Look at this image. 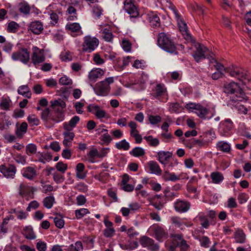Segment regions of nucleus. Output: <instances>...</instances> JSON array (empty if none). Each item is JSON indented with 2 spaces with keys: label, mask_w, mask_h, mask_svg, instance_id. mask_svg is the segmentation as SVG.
<instances>
[{
  "label": "nucleus",
  "mask_w": 251,
  "mask_h": 251,
  "mask_svg": "<svg viewBox=\"0 0 251 251\" xmlns=\"http://www.w3.org/2000/svg\"><path fill=\"white\" fill-rule=\"evenodd\" d=\"M223 91L226 94L233 95L230 98V101L233 104L237 102H246L248 100L239 85L234 82L225 83Z\"/></svg>",
  "instance_id": "f257e3e1"
},
{
  "label": "nucleus",
  "mask_w": 251,
  "mask_h": 251,
  "mask_svg": "<svg viewBox=\"0 0 251 251\" xmlns=\"http://www.w3.org/2000/svg\"><path fill=\"white\" fill-rule=\"evenodd\" d=\"M157 44L162 49L171 53L176 52V47L170 37L164 32L158 34Z\"/></svg>",
  "instance_id": "f03ea898"
},
{
  "label": "nucleus",
  "mask_w": 251,
  "mask_h": 251,
  "mask_svg": "<svg viewBox=\"0 0 251 251\" xmlns=\"http://www.w3.org/2000/svg\"><path fill=\"white\" fill-rule=\"evenodd\" d=\"M113 82V77L106 78L104 80L97 83L95 87H94V90L96 94L99 96H106L110 91V87L109 85Z\"/></svg>",
  "instance_id": "7ed1b4c3"
},
{
  "label": "nucleus",
  "mask_w": 251,
  "mask_h": 251,
  "mask_svg": "<svg viewBox=\"0 0 251 251\" xmlns=\"http://www.w3.org/2000/svg\"><path fill=\"white\" fill-rule=\"evenodd\" d=\"M99 40L96 37L90 36H86L84 37V41L82 43V50L83 51L91 52L94 50L98 46Z\"/></svg>",
  "instance_id": "20e7f679"
},
{
  "label": "nucleus",
  "mask_w": 251,
  "mask_h": 251,
  "mask_svg": "<svg viewBox=\"0 0 251 251\" xmlns=\"http://www.w3.org/2000/svg\"><path fill=\"white\" fill-rule=\"evenodd\" d=\"M195 47L196 50L193 54V56L195 60L199 62L201 59H204L206 57L209 50L204 45L201 44H196Z\"/></svg>",
  "instance_id": "39448f33"
},
{
  "label": "nucleus",
  "mask_w": 251,
  "mask_h": 251,
  "mask_svg": "<svg viewBox=\"0 0 251 251\" xmlns=\"http://www.w3.org/2000/svg\"><path fill=\"white\" fill-rule=\"evenodd\" d=\"M11 57L14 61L20 60L26 64L30 59L29 52L25 48H22L20 50L12 53Z\"/></svg>",
  "instance_id": "423d86ee"
},
{
  "label": "nucleus",
  "mask_w": 251,
  "mask_h": 251,
  "mask_svg": "<svg viewBox=\"0 0 251 251\" xmlns=\"http://www.w3.org/2000/svg\"><path fill=\"white\" fill-rule=\"evenodd\" d=\"M175 15L180 31L181 32L182 34L186 40L192 42L193 39L190 34L188 33V27L186 23L182 18H180L177 13L175 12Z\"/></svg>",
  "instance_id": "0eeeda50"
},
{
  "label": "nucleus",
  "mask_w": 251,
  "mask_h": 251,
  "mask_svg": "<svg viewBox=\"0 0 251 251\" xmlns=\"http://www.w3.org/2000/svg\"><path fill=\"white\" fill-rule=\"evenodd\" d=\"M45 57L44 55V50L39 49L37 47L32 48L31 60L34 65L36 66L45 61Z\"/></svg>",
  "instance_id": "6e6552de"
},
{
  "label": "nucleus",
  "mask_w": 251,
  "mask_h": 251,
  "mask_svg": "<svg viewBox=\"0 0 251 251\" xmlns=\"http://www.w3.org/2000/svg\"><path fill=\"white\" fill-rule=\"evenodd\" d=\"M227 73L229 74L231 76L235 77L241 81H243L246 80L249 81L246 72L242 68L234 67L232 69H228Z\"/></svg>",
  "instance_id": "1a4fd4ad"
},
{
  "label": "nucleus",
  "mask_w": 251,
  "mask_h": 251,
  "mask_svg": "<svg viewBox=\"0 0 251 251\" xmlns=\"http://www.w3.org/2000/svg\"><path fill=\"white\" fill-rule=\"evenodd\" d=\"M134 2V0H126L124 7L125 11L130 15V17L136 18L139 16V13Z\"/></svg>",
  "instance_id": "9d476101"
},
{
  "label": "nucleus",
  "mask_w": 251,
  "mask_h": 251,
  "mask_svg": "<svg viewBox=\"0 0 251 251\" xmlns=\"http://www.w3.org/2000/svg\"><path fill=\"white\" fill-rule=\"evenodd\" d=\"M186 108L189 111L195 110V113L200 118H204L208 113V110L205 107L199 104L189 103L186 105Z\"/></svg>",
  "instance_id": "9b49d317"
},
{
  "label": "nucleus",
  "mask_w": 251,
  "mask_h": 251,
  "mask_svg": "<svg viewBox=\"0 0 251 251\" xmlns=\"http://www.w3.org/2000/svg\"><path fill=\"white\" fill-rule=\"evenodd\" d=\"M140 243L143 247H147L152 251H157L159 250V246L154 243L153 239L147 237L143 236L140 239Z\"/></svg>",
  "instance_id": "f8f14e48"
},
{
  "label": "nucleus",
  "mask_w": 251,
  "mask_h": 251,
  "mask_svg": "<svg viewBox=\"0 0 251 251\" xmlns=\"http://www.w3.org/2000/svg\"><path fill=\"white\" fill-rule=\"evenodd\" d=\"M0 172L7 178H13L16 172V168L13 165L0 166Z\"/></svg>",
  "instance_id": "ddd939ff"
},
{
  "label": "nucleus",
  "mask_w": 251,
  "mask_h": 251,
  "mask_svg": "<svg viewBox=\"0 0 251 251\" xmlns=\"http://www.w3.org/2000/svg\"><path fill=\"white\" fill-rule=\"evenodd\" d=\"M88 112L94 114L98 119H102L106 117L105 110L101 109L100 106L95 104H91L87 106Z\"/></svg>",
  "instance_id": "4468645a"
},
{
  "label": "nucleus",
  "mask_w": 251,
  "mask_h": 251,
  "mask_svg": "<svg viewBox=\"0 0 251 251\" xmlns=\"http://www.w3.org/2000/svg\"><path fill=\"white\" fill-rule=\"evenodd\" d=\"M97 134L100 135V139L102 141V144L108 145L112 141V138L108 133V130L100 127L96 129Z\"/></svg>",
  "instance_id": "2eb2a0df"
},
{
  "label": "nucleus",
  "mask_w": 251,
  "mask_h": 251,
  "mask_svg": "<svg viewBox=\"0 0 251 251\" xmlns=\"http://www.w3.org/2000/svg\"><path fill=\"white\" fill-rule=\"evenodd\" d=\"M172 155L173 153L171 152L159 151L157 152V158L161 164L165 166L168 164Z\"/></svg>",
  "instance_id": "dca6fc26"
},
{
  "label": "nucleus",
  "mask_w": 251,
  "mask_h": 251,
  "mask_svg": "<svg viewBox=\"0 0 251 251\" xmlns=\"http://www.w3.org/2000/svg\"><path fill=\"white\" fill-rule=\"evenodd\" d=\"M174 206L176 211L184 213L190 209V203L188 201L178 200L175 203Z\"/></svg>",
  "instance_id": "f3484780"
},
{
  "label": "nucleus",
  "mask_w": 251,
  "mask_h": 251,
  "mask_svg": "<svg viewBox=\"0 0 251 251\" xmlns=\"http://www.w3.org/2000/svg\"><path fill=\"white\" fill-rule=\"evenodd\" d=\"M156 239L161 242L168 237L167 233L159 226H155L152 228Z\"/></svg>",
  "instance_id": "a211bd4d"
},
{
  "label": "nucleus",
  "mask_w": 251,
  "mask_h": 251,
  "mask_svg": "<svg viewBox=\"0 0 251 251\" xmlns=\"http://www.w3.org/2000/svg\"><path fill=\"white\" fill-rule=\"evenodd\" d=\"M64 140L63 144L66 147H70L72 145V141L75 137V133L72 130H65L63 133Z\"/></svg>",
  "instance_id": "6ab92c4d"
},
{
  "label": "nucleus",
  "mask_w": 251,
  "mask_h": 251,
  "mask_svg": "<svg viewBox=\"0 0 251 251\" xmlns=\"http://www.w3.org/2000/svg\"><path fill=\"white\" fill-rule=\"evenodd\" d=\"M19 195L22 197H24L25 195H29L31 193H32L33 192V188L22 182L19 186Z\"/></svg>",
  "instance_id": "aec40b11"
},
{
  "label": "nucleus",
  "mask_w": 251,
  "mask_h": 251,
  "mask_svg": "<svg viewBox=\"0 0 251 251\" xmlns=\"http://www.w3.org/2000/svg\"><path fill=\"white\" fill-rule=\"evenodd\" d=\"M36 170L32 167H27L24 168L23 170V176L28 179H33L36 177Z\"/></svg>",
  "instance_id": "412c9836"
},
{
  "label": "nucleus",
  "mask_w": 251,
  "mask_h": 251,
  "mask_svg": "<svg viewBox=\"0 0 251 251\" xmlns=\"http://www.w3.org/2000/svg\"><path fill=\"white\" fill-rule=\"evenodd\" d=\"M79 117L77 116L73 117L68 123L63 124V127L65 130H72L79 121Z\"/></svg>",
  "instance_id": "4be33fe9"
},
{
  "label": "nucleus",
  "mask_w": 251,
  "mask_h": 251,
  "mask_svg": "<svg viewBox=\"0 0 251 251\" xmlns=\"http://www.w3.org/2000/svg\"><path fill=\"white\" fill-rule=\"evenodd\" d=\"M30 30L35 34H40L43 30L42 23L39 21H35L30 24L29 26Z\"/></svg>",
  "instance_id": "5701e85b"
},
{
  "label": "nucleus",
  "mask_w": 251,
  "mask_h": 251,
  "mask_svg": "<svg viewBox=\"0 0 251 251\" xmlns=\"http://www.w3.org/2000/svg\"><path fill=\"white\" fill-rule=\"evenodd\" d=\"M49 119L55 123H58L63 120V114L61 111H52L50 112Z\"/></svg>",
  "instance_id": "b1692460"
},
{
  "label": "nucleus",
  "mask_w": 251,
  "mask_h": 251,
  "mask_svg": "<svg viewBox=\"0 0 251 251\" xmlns=\"http://www.w3.org/2000/svg\"><path fill=\"white\" fill-rule=\"evenodd\" d=\"M148 164L151 173L157 175H160L161 174L162 171L156 162L150 161L148 163Z\"/></svg>",
  "instance_id": "393cba45"
},
{
  "label": "nucleus",
  "mask_w": 251,
  "mask_h": 251,
  "mask_svg": "<svg viewBox=\"0 0 251 251\" xmlns=\"http://www.w3.org/2000/svg\"><path fill=\"white\" fill-rule=\"evenodd\" d=\"M104 74V71L100 69L92 70L89 74L88 77L90 80L96 81V79Z\"/></svg>",
  "instance_id": "a878e982"
},
{
  "label": "nucleus",
  "mask_w": 251,
  "mask_h": 251,
  "mask_svg": "<svg viewBox=\"0 0 251 251\" xmlns=\"http://www.w3.org/2000/svg\"><path fill=\"white\" fill-rule=\"evenodd\" d=\"M65 251H82L83 246L81 242L77 241L74 244L66 246L64 249Z\"/></svg>",
  "instance_id": "bb28decb"
},
{
  "label": "nucleus",
  "mask_w": 251,
  "mask_h": 251,
  "mask_svg": "<svg viewBox=\"0 0 251 251\" xmlns=\"http://www.w3.org/2000/svg\"><path fill=\"white\" fill-rule=\"evenodd\" d=\"M145 83V82L144 80L142 77H141L137 82L135 83H130L129 84V86L136 91H141L144 89Z\"/></svg>",
  "instance_id": "cd10ccee"
},
{
  "label": "nucleus",
  "mask_w": 251,
  "mask_h": 251,
  "mask_svg": "<svg viewBox=\"0 0 251 251\" xmlns=\"http://www.w3.org/2000/svg\"><path fill=\"white\" fill-rule=\"evenodd\" d=\"M212 182L215 184H219L224 179L223 174L219 172H212L210 175Z\"/></svg>",
  "instance_id": "c85d7f7f"
},
{
  "label": "nucleus",
  "mask_w": 251,
  "mask_h": 251,
  "mask_svg": "<svg viewBox=\"0 0 251 251\" xmlns=\"http://www.w3.org/2000/svg\"><path fill=\"white\" fill-rule=\"evenodd\" d=\"M23 234L25 238L29 240L34 239L36 237V236L31 226H26L23 230Z\"/></svg>",
  "instance_id": "c756f323"
},
{
  "label": "nucleus",
  "mask_w": 251,
  "mask_h": 251,
  "mask_svg": "<svg viewBox=\"0 0 251 251\" xmlns=\"http://www.w3.org/2000/svg\"><path fill=\"white\" fill-rule=\"evenodd\" d=\"M17 91L19 94L23 95L27 98L29 99L31 98V93L27 85L20 86Z\"/></svg>",
  "instance_id": "7c9ffc66"
},
{
  "label": "nucleus",
  "mask_w": 251,
  "mask_h": 251,
  "mask_svg": "<svg viewBox=\"0 0 251 251\" xmlns=\"http://www.w3.org/2000/svg\"><path fill=\"white\" fill-rule=\"evenodd\" d=\"M27 124L26 122H23L19 127H18L16 130L15 133L17 137L19 138H22L23 135L27 131Z\"/></svg>",
  "instance_id": "2f4dec72"
},
{
  "label": "nucleus",
  "mask_w": 251,
  "mask_h": 251,
  "mask_svg": "<svg viewBox=\"0 0 251 251\" xmlns=\"http://www.w3.org/2000/svg\"><path fill=\"white\" fill-rule=\"evenodd\" d=\"M84 165L82 163H79L76 166V176L80 179H83L86 176V174L84 172Z\"/></svg>",
  "instance_id": "473e14b6"
},
{
  "label": "nucleus",
  "mask_w": 251,
  "mask_h": 251,
  "mask_svg": "<svg viewBox=\"0 0 251 251\" xmlns=\"http://www.w3.org/2000/svg\"><path fill=\"white\" fill-rule=\"evenodd\" d=\"M150 23L151 25L154 27L156 28L160 25V21L159 17L155 14L151 15L149 17Z\"/></svg>",
  "instance_id": "72a5a7b5"
},
{
  "label": "nucleus",
  "mask_w": 251,
  "mask_h": 251,
  "mask_svg": "<svg viewBox=\"0 0 251 251\" xmlns=\"http://www.w3.org/2000/svg\"><path fill=\"white\" fill-rule=\"evenodd\" d=\"M235 239L237 242L243 243L245 242L246 235L242 230L238 229L235 233Z\"/></svg>",
  "instance_id": "f704fd0d"
},
{
  "label": "nucleus",
  "mask_w": 251,
  "mask_h": 251,
  "mask_svg": "<svg viewBox=\"0 0 251 251\" xmlns=\"http://www.w3.org/2000/svg\"><path fill=\"white\" fill-rule=\"evenodd\" d=\"M154 91L155 97H160L165 94L166 90L164 85L158 84L156 85Z\"/></svg>",
  "instance_id": "c9c22d12"
},
{
  "label": "nucleus",
  "mask_w": 251,
  "mask_h": 251,
  "mask_svg": "<svg viewBox=\"0 0 251 251\" xmlns=\"http://www.w3.org/2000/svg\"><path fill=\"white\" fill-rule=\"evenodd\" d=\"M55 200L53 196L47 197L43 201L44 206L48 209L51 208Z\"/></svg>",
  "instance_id": "e433bc0d"
},
{
  "label": "nucleus",
  "mask_w": 251,
  "mask_h": 251,
  "mask_svg": "<svg viewBox=\"0 0 251 251\" xmlns=\"http://www.w3.org/2000/svg\"><path fill=\"white\" fill-rule=\"evenodd\" d=\"M115 147L119 150L123 149L125 151H127L130 148L129 144L125 139L116 143L115 144Z\"/></svg>",
  "instance_id": "4c0bfd02"
},
{
  "label": "nucleus",
  "mask_w": 251,
  "mask_h": 251,
  "mask_svg": "<svg viewBox=\"0 0 251 251\" xmlns=\"http://www.w3.org/2000/svg\"><path fill=\"white\" fill-rule=\"evenodd\" d=\"M144 138L147 141L151 147H156L159 144V141L157 138H153L152 136H145Z\"/></svg>",
  "instance_id": "58836bf2"
},
{
  "label": "nucleus",
  "mask_w": 251,
  "mask_h": 251,
  "mask_svg": "<svg viewBox=\"0 0 251 251\" xmlns=\"http://www.w3.org/2000/svg\"><path fill=\"white\" fill-rule=\"evenodd\" d=\"M130 154L135 157L142 156L145 155V150L141 147H135L131 151Z\"/></svg>",
  "instance_id": "ea45409f"
},
{
  "label": "nucleus",
  "mask_w": 251,
  "mask_h": 251,
  "mask_svg": "<svg viewBox=\"0 0 251 251\" xmlns=\"http://www.w3.org/2000/svg\"><path fill=\"white\" fill-rule=\"evenodd\" d=\"M54 222L57 227L62 228L64 227V221L60 214H56V217L54 218Z\"/></svg>",
  "instance_id": "a19ab883"
},
{
  "label": "nucleus",
  "mask_w": 251,
  "mask_h": 251,
  "mask_svg": "<svg viewBox=\"0 0 251 251\" xmlns=\"http://www.w3.org/2000/svg\"><path fill=\"white\" fill-rule=\"evenodd\" d=\"M66 28L73 32H76L80 30L81 26L78 23H74L67 24L66 26Z\"/></svg>",
  "instance_id": "79ce46f5"
},
{
  "label": "nucleus",
  "mask_w": 251,
  "mask_h": 251,
  "mask_svg": "<svg viewBox=\"0 0 251 251\" xmlns=\"http://www.w3.org/2000/svg\"><path fill=\"white\" fill-rule=\"evenodd\" d=\"M198 218L201 222V225L203 227L207 228L209 226V221L204 214H200L198 216Z\"/></svg>",
  "instance_id": "37998d69"
},
{
  "label": "nucleus",
  "mask_w": 251,
  "mask_h": 251,
  "mask_svg": "<svg viewBox=\"0 0 251 251\" xmlns=\"http://www.w3.org/2000/svg\"><path fill=\"white\" fill-rule=\"evenodd\" d=\"M9 220V218H6L3 219L0 226V234L2 233L4 234L8 231V223Z\"/></svg>",
  "instance_id": "c03bdc74"
},
{
  "label": "nucleus",
  "mask_w": 251,
  "mask_h": 251,
  "mask_svg": "<svg viewBox=\"0 0 251 251\" xmlns=\"http://www.w3.org/2000/svg\"><path fill=\"white\" fill-rule=\"evenodd\" d=\"M26 153L27 155L35 154L37 151V147L34 144H29L25 148Z\"/></svg>",
  "instance_id": "a18cd8bd"
},
{
  "label": "nucleus",
  "mask_w": 251,
  "mask_h": 251,
  "mask_svg": "<svg viewBox=\"0 0 251 251\" xmlns=\"http://www.w3.org/2000/svg\"><path fill=\"white\" fill-rule=\"evenodd\" d=\"M217 147L220 151L224 152H228L230 150L229 145L226 142H220L217 144Z\"/></svg>",
  "instance_id": "49530a36"
},
{
  "label": "nucleus",
  "mask_w": 251,
  "mask_h": 251,
  "mask_svg": "<svg viewBox=\"0 0 251 251\" xmlns=\"http://www.w3.org/2000/svg\"><path fill=\"white\" fill-rule=\"evenodd\" d=\"M20 11L25 14H28L30 13V8L29 5L25 3H21L19 5Z\"/></svg>",
  "instance_id": "de8ad7c7"
},
{
  "label": "nucleus",
  "mask_w": 251,
  "mask_h": 251,
  "mask_svg": "<svg viewBox=\"0 0 251 251\" xmlns=\"http://www.w3.org/2000/svg\"><path fill=\"white\" fill-rule=\"evenodd\" d=\"M40 156L39 157L38 161L43 163H45L46 161H50L52 159V155L49 153L43 154L42 153H40Z\"/></svg>",
  "instance_id": "09e8293b"
},
{
  "label": "nucleus",
  "mask_w": 251,
  "mask_h": 251,
  "mask_svg": "<svg viewBox=\"0 0 251 251\" xmlns=\"http://www.w3.org/2000/svg\"><path fill=\"white\" fill-rule=\"evenodd\" d=\"M87 156L89 158V160L92 163H94V159L96 157H98V151L97 149H93L90 151L87 154Z\"/></svg>",
  "instance_id": "8fccbe9b"
},
{
  "label": "nucleus",
  "mask_w": 251,
  "mask_h": 251,
  "mask_svg": "<svg viewBox=\"0 0 251 251\" xmlns=\"http://www.w3.org/2000/svg\"><path fill=\"white\" fill-rule=\"evenodd\" d=\"M27 121L29 125L31 126H38L39 124V120L35 115H29L27 117Z\"/></svg>",
  "instance_id": "3c124183"
},
{
  "label": "nucleus",
  "mask_w": 251,
  "mask_h": 251,
  "mask_svg": "<svg viewBox=\"0 0 251 251\" xmlns=\"http://www.w3.org/2000/svg\"><path fill=\"white\" fill-rule=\"evenodd\" d=\"M18 27V24L14 21H12L8 23L7 30L9 32L15 33L16 32Z\"/></svg>",
  "instance_id": "603ef678"
},
{
  "label": "nucleus",
  "mask_w": 251,
  "mask_h": 251,
  "mask_svg": "<svg viewBox=\"0 0 251 251\" xmlns=\"http://www.w3.org/2000/svg\"><path fill=\"white\" fill-rule=\"evenodd\" d=\"M102 36L104 40L107 42H110L113 39L112 33L106 29H104L102 31Z\"/></svg>",
  "instance_id": "864d4df0"
},
{
  "label": "nucleus",
  "mask_w": 251,
  "mask_h": 251,
  "mask_svg": "<svg viewBox=\"0 0 251 251\" xmlns=\"http://www.w3.org/2000/svg\"><path fill=\"white\" fill-rule=\"evenodd\" d=\"M50 103L51 105L53 108H54L56 106H59L63 109L66 107L65 102L60 99L53 101H50Z\"/></svg>",
  "instance_id": "5fc2aeb1"
},
{
  "label": "nucleus",
  "mask_w": 251,
  "mask_h": 251,
  "mask_svg": "<svg viewBox=\"0 0 251 251\" xmlns=\"http://www.w3.org/2000/svg\"><path fill=\"white\" fill-rule=\"evenodd\" d=\"M215 63V64L214 65V66L215 67L216 69L218 71V72H223L225 71V72L227 73V71L228 69H225L224 66L221 63H218L217 62L216 60H215L214 58H212L210 60V63Z\"/></svg>",
  "instance_id": "6e6d98bb"
},
{
  "label": "nucleus",
  "mask_w": 251,
  "mask_h": 251,
  "mask_svg": "<svg viewBox=\"0 0 251 251\" xmlns=\"http://www.w3.org/2000/svg\"><path fill=\"white\" fill-rule=\"evenodd\" d=\"M88 213H89V210L86 208H81L75 211V214L77 219L81 218Z\"/></svg>",
  "instance_id": "4d7b16f0"
},
{
  "label": "nucleus",
  "mask_w": 251,
  "mask_h": 251,
  "mask_svg": "<svg viewBox=\"0 0 251 251\" xmlns=\"http://www.w3.org/2000/svg\"><path fill=\"white\" fill-rule=\"evenodd\" d=\"M240 102H237L236 103H234V104L231 102V104L234 106L238 110V111L242 114H246L247 113V109L246 108L243 104H241L239 105H238Z\"/></svg>",
  "instance_id": "13d9d810"
},
{
  "label": "nucleus",
  "mask_w": 251,
  "mask_h": 251,
  "mask_svg": "<svg viewBox=\"0 0 251 251\" xmlns=\"http://www.w3.org/2000/svg\"><path fill=\"white\" fill-rule=\"evenodd\" d=\"M201 246L207 248L209 247L210 241L207 236H202L199 240Z\"/></svg>",
  "instance_id": "bf43d9fd"
},
{
  "label": "nucleus",
  "mask_w": 251,
  "mask_h": 251,
  "mask_svg": "<svg viewBox=\"0 0 251 251\" xmlns=\"http://www.w3.org/2000/svg\"><path fill=\"white\" fill-rule=\"evenodd\" d=\"M55 167L58 171L64 174L67 170L68 166L67 164L63 163L62 162L60 161L56 164Z\"/></svg>",
  "instance_id": "052dcab7"
},
{
  "label": "nucleus",
  "mask_w": 251,
  "mask_h": 251,
  "mask_svg": "<svg viewBox=\"0 0 251 251\" xmlns=\"http://www.w3.org/2000/svg\"><path fill=\"white\" fill-rule=\"evenodd\" d=\"M52 175L54 181L57 183H62L64 180V176L60 174L55 172Z\"/></svg>",
  "instance_id": "680f3d73"
},
{
  "label": "nucleus",
  "mask_w": 251,
  "mask_h": 251,
  "mask_svg": "<svg viewBox=\"0 0 251 251\" xmlns=\"http://www.w3.org/2000/svg\"><path fill=\"white\" fill-rule=\"evenodd\" d=\"M60 84L64 85H69L72 84V80L66 75L61 77L59 80Z\"/></svg>",
  "instance_id": "e2e57ef3"
},
{
  "label": "nucleus",
  "mask_w": 251,
  "mask_h": 251,
  "mask_svg": "<svg viewBox=\"0 0 251 251\" xmlns=\"http://www.w3.org/2000/svg\"><path fill=\"white\" fill-rule=\"evenodd\" d=\"M149 120L151 124L155 125L160 122L161 118V117L158 115H150L149 116Z\"/></svg>",
  "instance_id": "0e129e2a"
},
{
  "label": "nucleus",
  "mask_w": 251,
  "mask_h": 251,
  "mask_svg": "<svg viewBox=\"0 0 251 251\" xmlns=\"http://www.w3.org/2000/svg\"><path fill=\"white\" fill-rule=\"evenodd\" d=\"M60 57L63 61H70L72 60V57L68 52H62Z\"/></svg>",
  "instance_id": "69168bd1"
},
{
  "label": "nucleus",
  "mask_w": 251,
  "mask_h": 251,
  "mask_svg": "<svg viewBox=\"0 0 251 251\" xmlns=\"http://www.w3.org/2000/svg\"><path fill=\"white\" fill-rule=\"evenodd\" d=\"M50 113V112L49 108L45 109L41 113L42 119L45 122H47L49 120H50L49 116Z\"/></svg>",
  "instance_id": "338daca9"
},
{
  "label": "nucleus",
  "mask_w": 251,
  "mask_h": 251,
  "mask_svg": "<svg viewBox=\"0 0 251 251\" xmlns=\"http://www.w3.org/2000/svg\"><path fill=\"white\" fill-rule=\"evenodd\" d=\"M13 213L16 215L17 218L19 219H25L27 216V214L22 210H13Z\"/></svg>",
  "instance_id": "774afa93"
}]
</instances>
